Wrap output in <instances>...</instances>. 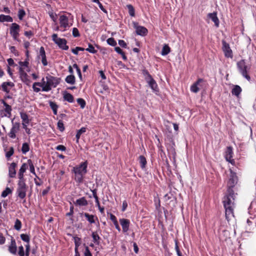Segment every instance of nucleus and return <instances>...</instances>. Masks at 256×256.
Segmentation results:
<instances>
[{
  "mask_svg": "<svg viewBox=\"0 0 256 256\" xmlns=\"http://www.w3.org/2000/svg\"><path fill=\"white\" fill-rule=\"evenodd\" d=\"M46 80H47V85L50 90L52 88H56L59 84L60 81L58 78L48 75L46 77Z\"/></svg>",
  "mask_w": 256,
  "mask_h": 256,
  "instance_id": "obj_8",
  "label": "nucleus"
},
{
  "mask_svg": "<svg viewBox=\"0 0 256 256\" xmlns=\"http://www.w3.org/2000/svg\"><path fill=\"white\" fill-rule=\"evenodd\" d=\"M84 50V48L81 47H76L75 48L72 49V51L74 54H78L79 51H83Z\"/></svg>",
  "mask_w": 256,
  "mask_h": 256,
  "instance_id": "obj_52",
  "label": "nucleus"
},
{
  "mask_svg": "<svg viewBox=\"0 0 256 256\" xmlns=\"http://www.w3.org/2000/svg\"><path fill=\"white\" fill-rule=\"evenodd\" d=\"M52 40L60 48L64 50H68V46L66 45L67 42L64 38H58V34H54L52 36Z\"/></svg>",
  "mask_w": 256,
  "mask_h": 256,
  "instance_id": "obj_5",
  "label": "nucleus"
},
{
  "mask_svg": "<svg viewBox=\"0 0 256 256\" xmlns=\"http://www.w3.org/2000/svg\"><path fill=\"white\" fill-rule=\"evenodd\" d=\"M20 26L16 23H12L10 26V32L14 40H18L19 36Z\"/></svg>",
  "mask_w": 256,
  "mask_h": 256,
  "instance_id": "obj_7",
  "label": "nucleus"
},
{
  "mask_svg": "<svg viewBox=\"0 0 256 256\" xmlns=\"http://www.w3.org/2000/svg\"><path fill=\"white\" fill-rule=\"evenodd\" d=\"M74 240L76 246V249L80 244L81 240L78 236H74Z\"/></svg>",
  "mask_w": 256,
  "mask_h": 256,
  "instance_id": "obj_46",
  "label": "nucleus"
},
{
  "mask_svg": "<svg viewBox=\"0 0 256 256\" xmlns=\"http://www.w3.org/2000/svg\"><path fill=\"white\" fill-rule=\"evenodd\" d=\"M77 102L80 105L82 108H84L85 107L86 102L84 99L78 98L77 99Z\"/></svg>",
  "mask_w": 256,
  "mask_h": 256,
  "instance_id": "obj_47",
  "label": "nucleus"
},
{
  "mask_svg": "<svg viewBox=\"0 0 256 256\" xmlns=\"http://www.w3.org/2000/svg\"><path fill=\"white\" fill-rule=\"evenodd\" d=\"M8 252L12 254H16L17 252V246L15 239L12 237L11 238L10 242L8 246Z\"/></svg>",
  "mask_w": 256,
  "mask_h": 256,
  "instance_id": "obj_13",
  "label": "nucleus"
},
{
  "mask_svg": "<svg viewBox=\"0 0 256 256\" xmlns=\"http://www.w3.org/2000/svg\"><path fill=\"white\" fill-rule=\"evenodd\" d=\"M40 84L38 82H35L33 84L32 88L34 92H40V88H38V86H40Z\"/></svg>",
  "mask_w": 256,
  "mask_h": 256,
  "instance_id": "obj_43",
  "label": "nucleus"
},
{
  "mask_svg": "<svg viewBox=\"0 0 256 256\" xmlns=\"http://www.w3.org/2000/svg\"><path fill=\"white\" fill-rule=\"evenodd\" d=\"M86 162L73 168L72 172L74 174V178L76 182H80L82 181L84 176L86 172Z\"/></svg>",
  "mask_w": 256,
  "mask_h": 256,
  "instance_id": "obj_2",
  "label": "nucleus"
},
{
  "mask_svg": "<svg viewBox=\"0 0 256 256\" xmlns=\"http://www.w3.org/2000/svg\"><path fill=\"white\" fill-rule=\"evenodd\" d=\"M72 35L74 37H78L80 36V33L77 28H72Z\"/></svg>",
  "mask_w": 256,
  "mask_h": 256,
  "instance_id": "obj_54",
  "label": "nucleus"
},
{
  "mask_svg": "<svg viewBox=\"0 0 256 256\" xmlns=\"http://www.w3.org/2000/svg\"><path fill=\"white\" fill-rule=\"evenodd\" d=\"M119 220L120 224L122 226L123 232H127L129 230L130 226V220L126 218H120Z\"/></svg>",
  "mask_w": 256,
  "mask_h": 256,
  "instance_id": "obj_14",
  "label": "nucleus"
},
{
  "mask_svg": "<svg viewBox=\"0 0 256 256\" xmlns=\"http://www.w3.org/2000/svg\"><path fill=\"white\" fill-rule=\"evenodd\" d=\"M28 165L30 166V172L32 173V174H34V176H36L37 177V176H36V172H35L34 165V164L32 162V160H28Z\"/></svg>",
  "mask_w": 256,
  "mask_h": 256,
  "instance_id": "obj_33",
  "label": "nucleus"
},
{
  "mask_svg": "<svg viewBox=\"0 0 256 256\" xmlns=\"http://www.w3.org/2000/svg\"><path fill=\"white\" fill-rule=\"evenodd\" d=\"M20 117L22 120V122H23L22 123H24V122L25 123H29V120L28 118V116L26 114L21 112L20 113Z\"/></svg>",
  "mask_w": 256,
  "mask_h": 256,
  "instance_id": "obj_40",
  "label": "nucleus"
},
{
  "mask_svg": "<svg viewBox=\"0 0 256 256\" xmlns=\"http://www.w3.org/2000/svg\"><path fill=\"white\" fill-rule=\"evenodd\" d=\"M24 35L28 37V38H30L32 36H33V33L32 31H26L24 33Z\"/></svg>",
  "mask_w": 256,
  "mask_h": 256,
  "instance_id": "obj_63",
  "label": "nucleus"
},
{
  "mask_svg": "<svg viewBox=\"0 0 256 256\" xmlns=\"http://www.w3.org/2000/svg\"><path fill=\"white\" fill-rule=\"evenodd\" d=\"M38 57V59L41 60L42 63L44 66H46L48 65V63L46 60V52L43 47L40 48V53Z\"/></svg>",
  "mask_w": 256,
  "mask_h": 256,
  "instance_id": "obj_15",
  "label": "nucleus"
},
{
  "mask_svg": "<svg viewBox=\"0 0 256 256\" xmlns=\"http://www.w3.org/2000/svg\"><path fill=\"white\" fill-rule=\"evenodd\" d=\"M234 194L235 193H228L223 198L222 202L225 209L226 218L228 221L234 216Z\"/></svg>",
  "mask_w": 256,
  "mask_h": 256,
  "instance_id": "obj_1",
  "label": "nucleus"
},
{
  "mask_svg": "<svg viewBox=\"0 0 256 256\" xmlns=\"http://www.w3.org/2000/svg\"><path fill=\"white\" fill-rule=\"evenodd\" d=\"M241 92H242V88L238 85L234 86V88L232 89V94L233 95H234L236 96H238L240 94Z\"/></svg>",
  "mask_w": 256,
  "mask_h": 256,
  "instance_id": "obj_26",
  "label": "nucleus"
},
{
  "mask_svg": "<svg viewBox=\"0 0 256 256\" xmlns=\"http://www.w3.org/2000/svg\"><path fill=\"white\" fill-rule=\"evenodd\" d=\"M56 149L58 150L64 151L66 150V148L62 145H58L56 146Z\"/></svg>",
  "mask_w": 256,
  "mask_h": 256,
  "instance_id": "obj_61",
  "label": "nucleus"
},
{
  "mask_svg": "<svg viewBox=\"0 0 256 256\" xmlns=\"http://www.w3.org/2000/svg\"><path fill=\"white\" fill-rule=\"evenodd\" d=\"M84 216L86 218L87 220L90 222V223H93L94 222V216L89 214L88 213L84 214Z\"/></svg>",
  "mask_w": 256,
  "mask_h": 256,
  "instance_id": "obj_42",
  "label": "nucleus"
},
{
  "mask_svg": "<svg viewBox=\"0 0 256 256\" xmlns=\"http://www.w3.org/2000/svg\"><path fill=\"white\" fill-rule=\"evenodd\" d=\"M19 74L20 78L23 82L26 83L29 82L28 76L22 68H19Z\"/></svg>",
  "mask_w": 256,
  "mask_h": 256,
  "instance_id": "obj_22",
  "label": "nucleus"
},
{
  "mask_svg": "<svg viewBox=\"0 0 256 256\" xmlns=\"http://www.w3.org/2000/svg\"><path fill=\"white\" fill-rule=\"evenodd\" d=\"M66 82L70 84H73L75 83V78L73 75H70L66 77Z\"/></svg>",
  "mask_w": 256,
  "mask_h": 256,
  "instance_id": "obj_34",
  "label": "nucleus"
},
{
  "mask_svg": "<svg viewBox=\"0 0 256 256\" xmlns=\"http://www.w3.org/2000/svg\"><path fill=\"white\" fill-rule=\"evenodd\" d=\"M29 150L30 148L28 144L26 142L23 144L22 148V153L24 154H26L27 152L29 151Z\"/></svg>",
  "mask_w": 256,
  "mask_h": 256,
  "instance_id": "obj_41",
  "label": "nucleus"
},
{
  "mask_svg": "<svg viewBox=\"0 0 256 256\" xmlns=\"http://www.w3.org/2000/svg\"><path fill=\"white\" fill-rule=\"evenodd\" d=\"M236 66L238 70L241 74L248 81H250L251 78L249 75V72L251 68V66L246 64V61L244 59L238 62Z\"/></svg>",
  "mask_w": 256,
  "mask_h": 256,
  "instance_id": "obj_3",
  "label": "nucleus"
},
{
  "mask_svg": "<svg viewBox=\"0 0 256 256\" xmlns=\"http://www.w3.org/2000/svg\"><path fill=\"white\" fill-rule=\"evenodd\" d=\"M75 204L80 206H84L88 204L87 201L84 198H82L76 200Z\"/></svg>",
  "mask_w": 256,
  "mask_h": 256,
  "instance_id": "obj_31",
  "label": "nucleus"
},
{
  "mask_svg": "<svg viewBox=\"0 0 256 256\" xmlns=\"http://www.w3.org/2000/svg\"><path fill=\"white\" fill-rule=\"evenodd\" d=\"M25 14V12L23 10L20 9L18 10V16L20 20H22Z\"/></svg>",
  "mask_w": 256,
  "mask_h": 256,
  "instance_id": "obj_53",
  "label": "nucleus"
},
{
  "mask_svg": "<svg viewBox=\"0 0 256 256\" xmlns=\"http://www.w3.org/2000/svg\"><path fill=\"white\" fill-rule=\"evenodd\" d=\"M21 239L26 242L27 244H30V236L27 234H22L20 235Z\"/></svg>",
  "mask_w": 256,
  "mask_h": 256,
  "instance_id": "obj_35",
  "label": "nucleus"
},
{
  "mask_svg": "<svg viewBox=\"0 0 256 256\" xmlns=\"http://www.w3.org/2000/svg\"><path fill=\"white\" fill-rule=\"evenodd\" d=\"M100 74L99 77L101 78V80L100 81L99 86H100L103 90H106L108 88L107 84H106V76L104 72L102 70L98 71Z\"/></svg>",
  "mask_w": 256,
  "mask_h": 256,
  "instance_id": "obj_11",
  "label": "nucleus"
},
{
  "mask_svg": "<svg viewBox=\"0 0 256 256\" xmlns=\"http://www.w3.org/2000/svg\"><path fill=\"white\" fill-rule=\"evenodd\" d=\"M12 18L10 16H6L4 14L0 15V22H12Z\"/></svg>",
  "mask_w": 256,
  "mask_h": 256,
  "instance_id": "obj_27",
  "label": "nucleus"
},
{
  "mask_svg": "<svg viewBox=\"0 0 256 256\" xmlns=\"http://www.w3.org/2000/svg\"><path fill=\"white\" fill-rule=\"evenodd\" d=\"M146 82L148 84L149 86L152 90L156 92L158 91L157 84L152 77L146 80Z\"/></svg>",
  "mask_w": 256,
  "mask_h": 256,
  "instance_id": "obj_21",
  "label": "nucleus"
},
{
  "mask_svg": "<svg viewBox=\"0 0 256 256\" xmlns=\"http://www.w3.org/2000/svg\"><path fill=\"white\" fill-rule=\"evenodd\" d=\"M50 106L52 110L58 109V105L55 102H50Z\"/></svg>",
  "mask_w": 256,
  "mask_h": 256,
  "instance_id": "obj_58",
  "label": "nucleus"
},
{
  "mask_svg": "<svg viewBox=\"0 0 256 256\" xmlns=\"http://www.w3.org/2000/svg\"><path fill=\"white\" fill-rule=\"evenodd\" d=\"M225 158L226 160L232 164L234 161V160L232 159V146H228L226 151Z\"/></svg>",
  "mask_w": 256,
  "mask_h": 256,
  "instance_id": "obj_16",
  "label": "nucleus"
},
{
  "mask_svg": "<svg viewBox=\"0 0 256 256\" xmlns=\"http://www.w3.org/2000/svg\"><path fill=\"white\" fill-rule=\"evenodd\" d=\"M164 200L166 202L170 200V202L175 201L176 198L172 193H166L164 196Z\"/></svg>",
  "mask_w": 256,
  "mask_h": 256,
  "instance_id": "obj_29",
  "label": "nucleus"
},
{
  "mask_svg": "<svg viewBox=\"0 0 256 256\" xmlns=\"http://www.w3.org/2000/svg\"><path fill=\"white\" fill-rule=\"evenodd\" d=\"M2 104L4 105L5 106V108L4 110L5 112V114L2 116H5L8 118H10L11 116V112H12V108L11 106L7 104L4 100H2Z\"/></svg>",
  "mask_w": 256,
  "mask_h": 256,
  "instance_id": "obj_19",
  "label": "nucleus"
},
{
  "mask_svg": "<svg viewBox=\"0 0 256 256\" xmlns=\"http://www.w3.org/2000/svg\"><path fill=\"white\" fill-rule=\"evenodd\" d=\"M14 228L17 230H20L22 228V222L20 220L16 219V220Z\"/></svg>",
  "mask_w": 256,
  "mask_h": 256,
  "instance_id": "obj_39",
  "label": "nucleus"
},
{
  "mask_svg": "<svg viewBox=\"0 0 256 256\" xmlns=\"http://www.w3.org/2000/svg\"><path fill=\"white\" fill-rule=\"evenodd\" d=\"M119 45L124 48H126L127 44L126 42L124 40H119L118 42Z\"/></svg>",
  "mask_w": 256,
  "mask_h": 256,
  "instance_id": "obj_59",
  "label": "nucleus"
},
{
  "mask_svg": "<svg viewBox=\"0 0 256 256\" xmlns=\"http://www.w3.org/2000/svg\"><path fill=\"white\" fill-rule=\"evenodd\" d=\"M127 7L130 15L132 16H135V10L133 6L131 4H128L127 6Z\"/></svg>",
  "mask_w": 256,
  "mask_h": 256,
  "instance_id": "obj_37",
  "label": "nucleus"
},
{
  "mask_svg": "<svg viewBox=\"0 0 256 256\" xmlns=\"http://www.w3.org/2000/svg\"><path fill=\"white\" fill-rule=\"evenodd\" d=\"M12 126L8 135L11 138H16V133L19 130L20 124L18 122H14V119H12Z\"/></svg>",
  "mask_w": 256,
  "mask_h": 256,
  "instance_id": "obj_12",
  "label": "nucleus"
},
{
  "mask_svg": "<svg viewBox=\"0 0 256 256\" xmlns=\"http://www.w3.org/2000/svg\"><path fill=\"white\" fill-rule=\"evenodd\" d=\"M110 218L113 223L118 221L116 216L111 213L110 214Z\"/></svg>",
  "mask_w": 256,
  "mask_h": 256,
  "instance_id": "obj_62",
  "label": "nucleus"
},
{
  "mask_svg": "<svg viewBox=\"0 0 256 256\" xmlns=\"http://www.w3.org/2000/svg\"><path fill=\"white\" fill-rule=\"evenodd\" d=\"M6 238L2 234L0 233V244H4Z\"/></svg>",
  "mask_w": 256,
  "mask_h": 256,
  "instance_id": "obj_64",
  "label": "nucleus"
},
{
  "mask_svg": "<svg viewBox=\"0 0 256 256\" xmlns=\"http://www.w3.org/2000/svg\"><path fill=\"white\" fill-rule=\"evenodd\" d=\"M46 78H42L41 82H38L40 85V87L42 88V91L43 92H49L50 90V88L47 85V80H45Z\"/></svg>",
  "mask_w": 256,
  "mask_h": 256,
  "instance_id": "obj_23",
  "label": "nucleus"
},
{
  "mask_svg": "<svg viewBox=\"0 0 256 256\" xmlns=\"http://www.w3.org/2000/svg\"><path fill=\"white\" fill-rule=\"evenodd\" d=\"M97 4H98L99 8L103 11L104 13L107 14V11L104 6L98 0H97Z\"/></svg>",
  "mask_w": 256,
  "mask_h": 256,
  "instance_id": "obj_56",
  "label": "nucleus"
},
{
  "mask_svg": "<svg viewBox=\"0 0 256 256\" xmlns=\"http://www.w3.org/2000/svg\"><path fill=\"white\" fill-rule=\"evenodd\" d=\"M18 254L19 256H24V250L22 246H20L18 247Z\"/></svg>",
  "mask_w": 256,
  "mask_h": 256,
  "instance_id": "obj_49",
  "label": "nucleus"
},
{
  "mask_svg": "<svg viewBox=\"0 0 256 256\" xmlns=\"http://www.w3.org/2000/svg\"><path fill=\"white\" fill-rule=\"evenodd\" d=\"M16 164L15 162H12L10 164L9 167V176L11 178H14L16 174Z\"/></svg>",
  "mask_w": 256,
  "mask_h": 256,
  "instance_id": "obj_24",
  "label": "nucleus"
},
{
  "mask_svg": "<svg viewBox=\"0 0 256 256\" xmlns=\"http://www.w3.org/2000/svg\"><path fill=\"white\" fill-rule=\"evenodd\" d=\"M64 98L65 100L69 102H72L74 100L72 95L67 92L64 94Z\"/></svg>",
  "mask_w": 256,
  "mask_h": 256,
  "instance_id": "obj_28",
  "label": "nucleus"
},
{
  "mask_svg": "<svg viewBox=\"0 0 256 256\" xmlns=\"http://www.w3.org/2000/svg\"><path fill=\"white\" fill-rule=\"evenodd\" d=\"M58 127L60 131L62 132L64 129V124L62 120H60L58 122Z\"/></svg>",
  "mask_w": 256,
  "mask_h": 256,
  "instance_id": "obj_51",
  "label": "nucleus"
},
{
  "mask_svg": "<svg viewBox=\"0 0 256 256\" xmlns=\"http://www.w3.org/2000/svg\"><path fill=\"white\" fill-rule=\"evenodd\" d=\"M86 131V128H82L80 130H79L76 134V142H78V140L81 136L82 134L85 132Z\"/></svg>",
  "mask_w": 256,
  "mask_h": 256,
  "instance_id": "obj_36",
  "label": "nucleus"
},
{
  "mask_svg": "<svg viewBox=\"0 0 256 256\" xmlns=\"http://www.w3.org/2000/svg\"><path fill=\"white\" fill-rule=\"evenodd\" d=\"M85 50L90 53L94 54L96 52L94 47L91 44H89L88 47Z\"/></svg>",
  "mask_w": 256,
  "mask_h": 256,
  "instance_id": "obj_48",
  "label": "nucleus"
},
{
  "mask_svg": "<svg viewBox=\"0 0 256 256\" xmlns=\"http://www.w3.org/2000/svg\"><path fill=\"white\" fill-rule=\"evenodd\" d=\"M106 42L109 45L112 46H115L117 44L116 42L113 38H108Z\"/></svg>",
  "mask_w": 256,
  "mask_h": 256,
  "instance_id": "obj_44",
  "label": "nucleus"
},
{
  "mask_svg": "<svg viewBox=\"0 0 256 256\" xmlns=\"http://www.w3.org/2000/svg\"><path fill=\"white\" fill-rule=\"evenodd\" d=\"M170 49L168 44H164L162 48L161 52V54L162 56H166L170 52Z\"/></svg>",
  "mask_w": 256,
  "mask_h": 256,
  "instance_id": "obj_32",
  "label": "nucleus"
},
{
  "mask_svg": "<svg viewBox=\"0 0 256 256\" xmlns=\"http://www.w3.org/2000/svg\"><path fill=\"white\" fill-rule=\"evenodd\" d=\"M134 28L136 29V32L138 35L141 36H146L148 33V30L146 28L142 26L138 25L136 22H133Z\"/></svg>",
  "mask_w": 256,
  "mask_h": 256,
  "instance_id": "obj_9",
  "label": "nucleus"
},
{
  "mask_svg": "<svg viewBox=\"0 0 256 256\" xmlns=\"http://www.w3.org/2000/svg\"><path fill=\"white\" fill-rule=\"evenodd\" d=\"M127 207H128V202H127L126 200L123 201L122 211L124 212L126 210V208H127Z\"/></svg>",
  "mask_w": 256,
  "mask_h": 256,
  "instance_id": "obj_60",
  "label": "nucleus"
},
{
  "mask_svg": "<svg viewBox=\"0 0 256 256\" xmlns=\"http://www.w3.org/2000/svg\"><path fill=\"white\" fill-rule=\"evenodd\" d=\"M222 50L224 53L225 56L226 58H232L233 56L232 52L230 47V45L225 40L222 41Z\"/></svg>",
  "mask_w": 256,
  "mask_h": 256,
  "instance_id": "obj_10",
  "label": "nucleus"
},
{
  "mask_svg": "<svg viewBox=\"0 0 256 256\" xmlns=\"http://www.w3.org/2000/svg\"><path fill=\"white\" fill-rule=\"evenodd\" d=\"M28 168V163L27 164H23L20 169L18 172V178L19 179L22 180L24 177V174L26 172V168Z\"/></svg>",
  "mask_w": 256,
  "mask_h": 256,
  "instance_id": "obj_25",
  "label": "nucleus"
},
{
  "mask_svg": "<svg viewBox=\"0 0 256 256\" xmlns=\"http://www.w3.org/2000/svg\"><path fill=\"white\" fill-rule=\"evenodd\" d=\"M18 64L20 66V68H22L24 70L26 68H28V66L29 63L28 61L20 62Z\"/></svg>",
  "mask_w": 256,
  "mask_h": 256,
  "instance_id": "obj_38",
  "label": "nucleus"
},
{
  "mask_svg": "<svg viewBox=\"0 0 256 256\" xmlns=\"http://www.w3.org/2000/svg\"><path fill=\"white\" fill-rule=\"evenodd\" d=\"M14 154V149L12 148H10V150L6 153V157L8 158L10 157Z\"/></svg>",
  "mask_w": 256,
  "mask_h": 256,
  "instance_id": "obj_57",
  "label": "nucleus"
},
{
  "mask_svg": "<svg viewBox=\"0 0 256 256\" xmlns=\"http://www.w3.org/2000/svg\"><path fill=\"white\" fill-rule=\"evenodd\" d=\"M175 250L178 256H182L178 246V242L177 240L175 241Z\"/></svg>",
  "mask_w": 256,
  "mask_h": 256,
  "instance_id": "obj_50",
  "label": "nucleus"
},
{
  "mask_svg": "<svg viewBox=\"0 0 256 256\" xmlns=\"http://www.w3.org/2000/svg\"><path fill=\"white\" fill-rule=\"evenodd\" d=\"M140 164V167L142 169L146 168V158L144 156H139Z\"/></svg>",
  "mask_w": 256,
  "mask_h": 256,
  "instance_id": "obj_30",
  "label": "nucleus"
},
{
  "mask_svg": "<svg viewBox=\"0 0 256 256\" xmlns=\"http://www.w3.org/2000/svg\"><path fill=\"white\" fill-rule=\"evenodd\" d=\"M14 86V84L11 82H4L1 86L2 90L7 94L10 92V88Z\"/></svg>",
  "mask_w": 256,
  "mask_h": 256,
  "instance_id": "obj_17",
  "label": "nucleus"
},
{
  "mask_svg": "<svg viewBox=\"0 0 256 256\" xmlns=\"http://www.w3.org/2000/svg\"><path fill=\"white\" fill-rule=\"evenodd\" d=\"M60 27V31L65 32L72 25V18L66 15H60L58 18Z\"/></svg>",
  "mask_w": 256,
  "mask_h": 256,
  "instance_id": "obj_4",
  "label": "nucleus"
},
{
  "mask_svg": "<svg viewBox=\"0 0 256 256\" xmlns=\"http://www.w3.org/2000/svg\"><path fill=\"white\" fill-rule=\"evenodd\" d=\"M202 82H204V80L202 78H198L194 83L190 87L191 91L195 93L198 92L200 90V88L198 87V85H199Z\"/></svg>",
  "mask_w": 256,
  "mask_h": 256,
  "instance_id": "obj_20",
  "label": "nucleus"
},
{
  "mask_svg": "<svg viewBox=\"0 0 256 256\" xmlns=\"http://www.w3.org/2000/svg\"><path fill=\"white\" fill-rule=\"evenodd\" d=\"M30 251V244H26V252H24V256H29Z\"/></svg>",
  "mask_w": 256,
  "mask_h": 256,
  "instance_id": "obj_55",
  "label": "nucleus"
},
{
  "mask_svg": "<svg viewBox=\"0 0 256 256\" xmlns=\"http://www.w3.org/2000/svg\"><path fill=\"white\" fill-rule=\"evenodd\" d=\"M238 181V178L236 172L230 170V178L228 182V190L227 192H234V190L232 189L237 184Z\"/></svg>",
  "mask_w": 256,
  "mask_h": 256,
  "instance_id": "obj_6",
  "label": "nucleus"
},
{
  "mask_svg": "<svg viewBox=\"0 0 256 256\" xmlns=\"http://www.w3.org/2000/svg\"><path fill=\"white\" fill-rule=\"evenodd\" d=\"M142 73L143 75L145 76L146 80L148 78H150L151 77H152V76L148 72V70L146 69H144L142 70Z\"/></svg>",
  "mask_w": 256,
  "mask_h": 256,
  "instance_id": "obj_45",
  "label": "nucleus"
},
{
  "mask_svg": "<svg viewBox=\"0 0 256 256\" xmlns=\"http://www.w3.org/2000/svg\"><path fill=\"white\" fill-rule=\"evenodd\" d=\"M208 18L211 19L212 22H214V25L216 27L219 26L220 21L217 16L216 12H214L212 13H209L208 14Z\"/></svg>",
  "mask_w": 256,
  "mask_h": 256,
  "instance_id": "obj_18",
  "label": "nucleus"
}]
</instances>
